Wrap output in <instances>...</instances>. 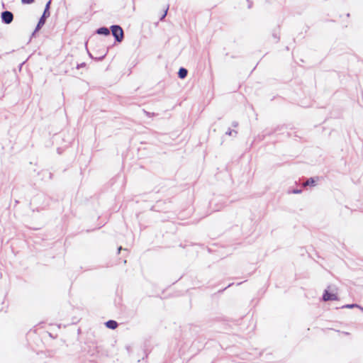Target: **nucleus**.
Instances as JSON below:
<instances>
[{
  "mask_svg": "<svg viewBox=\"0 0 363 363\" xmlns=\"http://www.w3.org/2000/svg\"><path fill=\"white\" fill-rule=\"evenodd\" d=\"M111 32L118 42H121L123 39V30L119 26H112Z\"/></svg>",
  "mask_w": 363,
  "mask_h": 363,
  "instance_id": "obj_1",
  "label": "nucleus"
},
{
  "mask_svg": "<svg viewBox=\"0 0 363 363\" xmlns=\"http://www.w3.org/2000/svg\"><path fill=\"white\" fill-rule=\"evenodd\" d=\"M1 18L5 23L9 24L13 21V15L11 12L6 11L1 13Z\"/></svg>",
  "mask_w": 363,
  "mask_h": 363,
  "instance_id": "obj_2",
  "label": "nucleus"
},
{
  "mask_svg": "<svg viewBox=\"0 0 363 363\" xmlns=\"http://www.w3.org/2000/svg\"><path fill=\"white\" fill-rule=\"evenodd\" d=\"M323 298L324 301H327L337 300V297L335 294H330L328 291H325L323 294Z\"/></svg>",
  "mask_w": 363,
  "mask_h": 363,
  "instance_id": "obj_3",
  "label": "nucleus"
},
{
  "mask_svg": "<svg viewBox=\"0 0 363 363\" xmlns=\"http://www.w3.org/2000/svg\"><path fill=\"white\" fill-rule=\"evenodd\" d=\"M106 325L110 329H116L118 327V323L116 321L111 320L106 323Z\"/></svg>",
  "mask_w": 363,
  "mask_h": 363,
  "instance_id": "obj_4",
  "label": "nucleus"
},
{
  "mask_svg": "<svg viewBox=\"0 0 363 363\" xmlns=\"http://www.w3.org/2000/svg\"><path fill=\"white\" fill-rule=\"evenodd\" d=\"M178 74L181 79H184L187 75V70L184 68H180Z\"/></svg>",
  "mask_w": 363,
  "mask_h": 363,
  "instance_id": "obj_5",
  "label": "nucleus"
},
{
  "mask_svg": "<svg viewBox=\"0 0 363 363\" xmlns=\"http://www.w3.org/2000/svg\"><path fill=\"white\" fill-rule=\"evenodd\" d=\"M97 33L99 34H103L105 35H108L109 34V30L106 28H101L98 30Z\"/></svg>",
  "mask_w": 363,
  "mask_h": 363,
  "instance_id": "obj_6",
  "label": "nucleus"
},
{
  "mask_svg": "<svg viewBox=\"0 0 363 363\" xmlns=\"http://www.w3.org/2000/svg\"><path fill=\"white\" fill-rule=\"evenodd\" d=\"M315 184V181L313 178H310L305 183H303L304 186H314Z\"/></svg>",
  "mask_w": 363,
  "mask_h": 363,
  "instance_id": "obj_7",
  "label": "nucleus"
},
{
  "mask_svg": "<svg viewBox=\"0 0 363 363\" xmlns=\"http://www.w3.org/2000/svg\"><path fill=\"white\" fill-rule=\"evenodd\" d=\"M35 1V0H21V2L24 4H32Z\"/></svg>",
  "mask_w": 363,
  "mask_h": 363,
  "instance_id": "obj_8",
  "label": "nucleus"
},
{
  "mask_svg": "<svg viewBox=\"0 0 363 363\" xmlns=\"http://www.w3.org/2000/svg\"><path fill=\"white\" fill-rule=\"evenodd\" d=\"M44 23H45V20H44L43 17H42V18L40 19L39 23H38V28H40V26L41 25H43Z\"/></svg>",
  "mask_w": 363,
  "mask_h": 363,
  "instance_id": "obj_9",
  "label": "nucleus"
},
{
  "mask_svg": "<svg viewBox=\"0 0 363 363\" xmlns=\"http://www.w3.org/2000/svg\"><path fill=\"white\" fill-rule=\"evenodd\" d=\"M167 13V9H164V13L161 16V19H163L166 16Z\"/></svg>",
  "mask_w": 363,
  "mask_h": 363,
  "instance_id": "obj_10",
  "label": "nucleus"
}]
</instances>
